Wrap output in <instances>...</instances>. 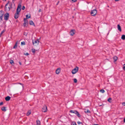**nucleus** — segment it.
<instances>
[{
  "instance_id": "f257e3e1",
  "label": "nucleus",
  "mask_w": 125,
  "mask_h": 125,
  "mask_svg": "<svg viewBox=\"0 0 125 125\" xmlns=\"http://www.w3.org/2000/svg\"><path fill=\"white\" fill-rule=\"evenodd\" d=\"M70 112L75 114L79 117H80L81 116L78 112L76 110H71L70 111Z\"/></svg>"
},
{
  "instance_id": "f03ea898",
  "label": "nucleus",
  "mask_w": 125,
  "mask_h": 125,
  "mask_svg": "<svg viewBox=\"0 0 125 125\" xmlns=\"http://www.w3.org/2000/svg\"><path fill=\"white\" fill-rule=\"evenodd\" d=\"M78 67L76 66L75 68L73 69L72 71V73L73 74H74L76 73L78 70Z\"/></svg>"
},
{
  "instance_id": "7ed1b4c3",
  "label": "nucleus",
  "mask_w": 125,
  "mask_h": 125,
  "mask_svg": "<svg viewBox=\"0 0 125 125\" xmlns=\"http://www.w3.org/2000/svg\"><path fill=\"white\" fill-rule=\"evenodd\" d=\"M4 14L3 11L1 10L0 11V22H1L2 20L3 16Z\"/></svg>"
},
{
  "instance_id": "20e7f679",
  "label": "nucleus",
  "mask_w": 125,
  "mask_h": 125,
  "mask_svg": "<svg viewBox=\"0 0 125 125\" xmlns=\"http://www.w3.org/2000/svg\"><path fill=\"white\" fill-rule=\"evenodd\" d=\"M39 43V41L38 40H32V43L35 46H36L37 45H38V44Z\"/></svg>"
},
{
  "instance_id": "39448f33",
  "label": "nucleus",
  "mask_w": 125,
  "mask_h": 125,
  "mask_svg": "<svg viewBox=\"0 0 125 125\" xmlns=\"http://www.w3.org/2000/svg\"><path fill=\"white\" fill-rule=\"evenodd\" d=\"M96 13L97 10L95 9L92 10L91 12V15L93 16H95L96 15Z\"/></svg>"
},
{
  "instance_id": "423d86ee",
  "label": "nucleus",
  "mask_w": 125,
  "mask_h": 125,
  "mask_svg": "<svg viewBox=\"0 0 125 125\" xmlns=\"http://www.w3.org/2000/svg\"><path fill=\"white\" fill-rule=\"evenodd\" d=\"M9 13H7L5 14L4 16V20L6 21L8 20L9 19Z\"/></svg>"
},
{
  "instance_id": "0eeeda50",
  "label": "nucleus",
  "mask_w": 125,
  "mask_h": 125,
  "mask_svg": "<svg viewBox=\"0 0 125 125\" xmlns=\"http://www.w3.org/2000/svg\"><path fill=\"white\" fill-rule=\"evenodd\" d=\"M21 5L19 4L17 9L16 12L19 13L20 12L21 10Z\"/></svg>"
},
{
  "instance_id": "6e6552de",
  "label": "nucleus",
  "mask_w": 125,
  "mask_h": 125,
  "mask_svg": "<svg viewBox=\"0 0 125 125\" xmlns=\"http://www.w3.org/2000/svg\"><path fill=\"white\" fill-rule=\"evenodd\" d=\"M47 107L46 105H44L42 109V112H45L47 111Z\"/></svg>"
},
{
  "instance_id": "1a4fd4ad",
  "label": "nucleus",
  "mask_w": 125,
  "mask_h": 125,
  "mask_svg": "<svg viewBox=\"0 0 125 125\" xmlns=\"http://www.w3.org/2000/svg\"><path fill=\"white\" fill-rule=\"evenodd\" d=\"M24 23L23 24V26L24 27L26 26V25L27 24H28V22L27 20H26V19L25 18H24Z\"/></svg>"
},
{
  "instance_id": "9d476101",
  "label": "nucleus",
  "mask_w": 125,
  "mask_h": 125,
  "mask_svg": "<svg viewBox=\"0 0 125 125\" xmlns=\"http://www.w3.org/2000/svg\"><path fill=\"white\" fill-rule=\"evenodd\" d=\"M75 30H72L70 32V34L71 35H73L74 34Z\"/></svg>"
},
{
  "instance_id": "9b49d317",
  "label": "nucleus",
  "mask_w": 125,
  "mask_h": 125,
  "mask_svg": "<svg viewBox=\"0 0 125 125\" xmlns=\"http://www.w3.org/2000/svg\"><path fill=\"white\" fill-rule=\"evenodd\" d=\"M19 13L18 12H16L15 14V16H14V18L15 19H17L19 17Z\"/></svg>"
},
{
  "instance_id": "f8f14e48",
  "label": "nucleus",
  "mask_w": 125,
  "mask_h": 125,
  "mask_svg": "<svg viewBox=\"0 0 125 125\" xmlns=\"http://www.w3.org/2000/svg\"><path fill=\"white\" fill-rule=\"evenodd\" d=\"M61 68H58L56 71V73L57 74H58L60 71Z\"/></svg>"
},
{
  "instance_id": "ddd939ff",
  "label": "nucleus",
  "mask_w": 125,
  "mask_h": 125,
  "mask_svg": "<svg viewBox=\"0 0 125 125\" xmlns=\"http://www.w3.org/2000/svg\"><path fill=\"white\" fill-rule=\"evenodd\" d=\"M10 99V97L9 96H7L5 98V100L7 101H9Z\"/></svg>"
},
{
  "instance_id": "4468645a",
  "label": "nucleus",
  "mask_w": 125,
  "mask_h": 125,
  "mask_svg": "<svg viewBox=\"0 0 125 125\" xmlns=\"http://www.w3.org/2000/svg\"><path fill=\"white\" fill-rule=\"evenodd\" d=\"M117 28L118 30L120 31H121V29L120 26L118 24L117 25Z\"/></svg>"
},
{
  "instance_id": "2eb2a0df",
  "label": "nucleus",
  "mask_w": 125,
  "mask_h": 125,
  "mask_svg": "<svg viewBox=\"0 0 125 125\" xmlns=\"http://www.w3.org/2000/svg\"><path fill=\"white\" fill-rule=\"evenodd\" d=\"M18 43V42H16L15 44L14 45V46L13 47V48L15 49L17 47V44Z\"/></svg>"
},
{
  "instance_id": "dca6fc26",
  "label": "nucleus",
  "mask_w": 125,
  "mask_h": 125,
  "mask_svg": "<svg viewBox=\"0 0 125 125\" xmlns=\"http://www.w3.org/2000/svg\"><path fill=\"white\" fill-rule=\"evenodd\" d=\"M31 113V111L30 110H29L27 112L26 115L27 116H29Z\"/></svg>"
},
{
  "instance_id": "f3484780",
  "label": "nucleus",
  "mask_w": 125,
  "mask_h": 125,
  "mask_svg": "<svg viewBox=\"0 0 125 125\" xmlns=\"http://www.w3.org/2000/svg\"><path fill=\"white\" fill-rule=\"evenodd\" d=\"M29 24L30 25H34V24L32 21H29Z\"/></svg>"
},
{
  "instance_id": "a211bd4d",
  "label": "nucleus",
  "mask_w": 125,
  "mask_h": 125,
  "mask_svg": "<svg viewBox=\"0 0 125 125\" xmlns=\"http://www.w3.org/2000/svg\"><path fill=\"white\" fill-rule=\"evenodd\" d=\"M113 59L114 60V62H115L117 60V57L116 56H115L113 57Z\"/></svg>"
},
{
  "instance_id": "6ab92c4d",
  "label": "nucleus",
  "mask_w": 125,
  "mask_h": 125,
  "mask_svg": "<svg viewBox=\"0 0 125 125\" xmlns=\"http://www.w3.org/2000/svg\"><path fill=\"white\" fill-rule=\"evenodd\" d=\"M6 107H4V106L3 107L1 108V110L2 111H5L6 110Z\"/></svg>"
},
{
  "instance_id": "aec40b11",
  "label": "nucleus",
  "mask_w": 125,
  "mask_h": 125,
  "mask_svg": "<svg viewBox=\"0 0 125 125\" xmlns=\"http://www.w3.org/2000/svg\"><path fill=\"white\" fill-rule=\"evenodd\" d=\"M84 112L85 113H91L90 111L88 110H85Z\"/></svg>"
},
{
  "instance_id": "412c9836",
  "label": "nucleus",
  "mask_w": 125,
  "mask_h": 125,
  "mask_svg": "<svg viewBox=\"0 0 125 125\" xmlns=\"http://www.w3.org/2000/svg\"><path fill=\"white\" fill-rule=\"evenodd\" d=\"M121 39L123 40H125V35H122L121 37Z\"/></svg>"
},
{
  "instance_id": "4be33fe9",
  "label": "nucleus",
  "mask_w": 125,
  "mask_h": 125,
  "mask_svg": "<svg viewBox=\"0 0 125 125\" xmlns=\"http://www.w3.org/2000/svg\"><path fill=\"white\" fill-rule=\"evenodd\" d=\"M36 122L37 125H40V122L39 121H37Z\"/></svg>"
},
{
  "instance_id": "5701e85b",
  "label": "nucleus",
  "mask_w": 125,
  "mask_h": 125,
  "mask_svg": "<svg viewBox=\"0 0 125 125\" xmlns=\"http://www.w3.org/2000/svg\"><path fill=\"white\" fill-rule=\"evenodd\" d=\"M71 125H77L75 122H72Z\"/></svg>"
},
{
  "instance_id": "b1692460",
  "label": "nucleus",
  "mask_w": 125,
  "mask_h": 125,
  "mask_svg": "<svg viewBox=\"0 0 125 125\" xmlns=\"http://www.w3.org/2000/svg\"><path fill=\"white\" fill-rule=\"evenodd\" d=\"M10 63L11 64H12L13 63V64H14V62L12 60H10Z\"/></svg>"
},
{
  "instance_id": "393cba45",
  "label": "nucleus",
  "mask_w": 125,
  "mask_h": 125,
  "mask_svg": "<svg viewBox=\"0 0 125 125\" xmlns=\"http://www.w3.org/2000/svg\"><path fill=\"white\" fill-rule=\"evenodd\" d=\"M26 20H27V19L30 18H31L30 15V16L29 17H28V15H26Z\"/></svg>"
},
{
  "instance_id": "a878e982",
  "label": "nucleus",
  "mask_w": 125,
  "mask_h": 125,
  "mask_svg": "<svg viewBox=\"0 0 125 125\" xmlns=\"http://www.w3.org/2000/svg\"><path fill=\"white\" fill-rule=\"evenodd\" d=\"M100 92H101V93H104V92H105V91H104V90H103V89H101V90H100Z\"/></svg>"
},
{
  "instance_id": "bb28decb",
  "label": "nucleus",
  "mask_w": 125,
  "mask_h": 125,
  "mask_svg": "<svg viewBox=\"0 0 125 125\" xmlns=\"http://www.w3.org/2000/svg\"><path fill=\"white\" fill-rule=\"evenodd\" d=\"M5 30H3L1 32V33L0 34V36H1V35L2 34L5 32Z\"/></svg>"
},
{
  "instance_id": "cd10ccee",
  "label": "nucleus",
  "mask_w": 125,
  "mask_h": 125,
  "mask_svg": "<svg viewBox=\"0 0 125 125\" xmlns=\"http://www.w3.org/2000/svg\"><path fill=\"white\" fill-rule=\"evenodd\" d=\"M74 82L76 83L77 82V80L75 78L74 79Z\"/></svg>"
},
{
  "instance_id": "c85d7f7f",
  "label": "nucleus",
  "mask_w": 125,
  "mask_h": 125,
  "mask_svg": "<svg viewBox=\"0 0 125 125\" xmlns=\"http://www.w3.org/2000/svg\"><path fill=\"white\" fill-rule=\"evenodd\" d=\"M32 53H34L35 52V50L34 49H32Z\"/></svg>"
},
{
  "instance_id": "c756f323",
  "label": "nucleus",
  "mask_w": 125,
  "mask_h": 125,
  "mask_svg": "<svg viewBox=\"0 0 125 125\" xmlns=\"http://www.w3.org/2000/svg\"><path fill=\"white\" fill-rule=\"evenodd\" d=\"M111 98H108V101L109 102H111L110 101L111 100Z\"/></svg>"
},
{
  "instance_id": "7c9ffc66",
  "label": "nucleus",
  "mask_w": 125,
  "mask_h": 125,
  "mask_svg": "<svg viewBox=\"0 0 125 125\" xmlns=\"http://www.w3.org/2000/svg\"><path fill=\"white\" fill-rule=\"evenodd\" d=\"M21 44L22 45H24L25 44V42H21Z\"/></svg>"
},
{
  "instance_id": "2f4dec72",
  "label": "nucleus",
  "mask_w": 125,
  "mask_h": 125,
  "mask_svg": "<svg viewBox=\"0 0 125 125\" xmlns=\"http://www.w3.org/2000/svg\"><path fill=\"white\" fill-rule=\"evenodd\" d=\"M15 0H12V2L11 3L12 4H13L14 5V6H15V4L14 3V1Z\"/></svg>"
},
{
  "instance_id": "473e14b6",
  "label": "nucleus",
  "mask_w": 125,
  "mask_h": 125,
  "mask_svg": "<svg viewBox=\"0 0 125 125\" xmlns=\"http://www.w3.org/2000/svg\"><path fill=\"white\" fill-rule=\"evenodd\" d=\"M123 69L125 71V64L124 65V66L123 67Z\"/></svg>"
},
{
  "instance_id": "72a5a7b5",
  "label": "nucleus",
  "mask_w": 125,
  "mask_h": 125,
  "mask_svg": "<svg viewBox=\"0 0 125 125\" xmlns=\"http://www.w3.org/2000/svg\"><path fill=\"white\" fill-rule=\"evenodd\" d=\"M77 123L79 125L80 124H82V122H81L79 121L77 122Z\"/></svg>"
},
{
  "instance_id": "f704fd0d",
  "label": "nucleus",
  "mask_w": 125,
  "mask_h": 125,
  "mask_svg": "<svg viewBox=\"0 0 125 125\" xmlns=\"http://www.w3.org/2000/svg\"><path fill=\"white\" fill-rule=\"evenodd\" d=\"M12 3H10V8H12Z\"/></svg>"
},
{
  "instance_id": "c9c22d12",
  "label": "nucleus",
  "mask_w": 125,
  "mask_h": 125,
  "mask_svg": "<svg viewBox=\"0 0 125 125\" xmlns=\"http://www.w3.org/2000/svg\"><path fill=\"white\" fill-rule=\"evenodd\" d=\"M24 34L25 36H27V33L26 32H24Z\"/></svg>"
},
{
  "instance_id": "e433bc0d",
  "label": "nucleus",
  "mask_w": 125,
  "mask_h": 125,
  "mask_svg": "<svg viewBox=\"0 0 125 125\" xmlns=\"http://www.w3.org/2000/svg\"><path fill=\"white\" fill-rule=\"evenodd\" d=\"M25 7L24 6H22V9L23 10H24L25 9Z\"/></svg>"
},
{
  "instance_id": "4c0bfd02",
  "label": "nucleus",
  "mask_w": 125,
  "mask_h": 125,
  "mask_svg": "<svg viewBox=\"0 0 125 125\" xmlns=\"http://www.w3.org/2000/svg\"><path fill=\"white\" fill-rule=\"evenodd\" d=\"M3 104V102H1L0 103V105H1Z\"/></svg>"
},
{
  "instance_id": "58836bf2",
  "label": "nucleus",
  "mask_w": 125,
  "mask_h": 125,
  "mask_svg": "<svg viewBox=\"0 0 125 125\" xmlns=\"http://www.w3.org/2000/svg\"><path fill=\"white\" fill-rule=\"evenodd\" d=\"M24 54L25 55H28L29 54L28 53H25Z\"/></svg>"
},
{
  "instance_id": "ea45409f",
  "label": "nucleus",
  "mask_w": 125,
  "mask_h": 125,
  "mask_svg": "<svg viewBox=\"0 0 125 125\" xmlns=\"http://www.w3.org/2000/svg\"><path fill=\"white\" fill-rule=\"evenodd\" d=\"M122 104L124 106H125V102H123L122 103Z\"/></svg>"
},
{
  "instance_id": "a19ab883",
  "label": "nucleus",
  "mask_w": 125,
  "mask_h": 125,
  "mask_svg": "<svg viewBox=\"0 0 125 125\" xmlns=\"http://www.w3.org/2000/svg\"><path fill=\"white\" fill-rule=\"evenodd\" d=\"M42 11V10L41 9H40L39 10L38 12H40Z\"/></svg>"
},
{
  "instance_id": "79ce46f5",
  "label": "nucleus",
  "mask_w": 125,
  "mask_h": 125,
  "mask_svg": "<svg viewBox=\"0 0 125 125\" xmlns=\"http://www.w3.org/2000/svg\"><path fill=\"white\" fill-rule=\"evenodd\" d=\"M19 84H20L21 85H22V87H23V84L22 83H19Z\"/></svg>"
},
{
  "instance_id": "37998d69",
  "label": "nucleus",
  "mask_w": 125,
  "mask_h": 125,
  "mask_svg": "<svg viewBox=\"0 0 125 125\" xmlns=\"http://www.w3.org/2000/svg\"><path fill=\"white\" fill-rule=\"evenodd\" d=\"M19 64H20V65H21V64H21V62H19Z\"/></svg>"
},
{
  "instance_id": "c03bdc74",
  "label": "nucleus",
  "mask_w": 125,
  "mask_h": 125,
  "mask_svg": "<svg viewBox=\"0 0 125 125\" xmlns=\"http://www.w3.org/2000/svg\"><path fill=\"white\" fill-rule=\"evenodd\" d=\"M9 10L10 9H11L12 8H10V7H8Z\"/></svg>"
},
{
  "instance_id": "a18cd8bd",
  "label": "nucleus",
  "mask_w": 125,
  "mask_h": 125,
  "mask_svg": "<svg viewBox=\"0 0 125 125\" xmlns=\"http://www.w3.org/2000/svg\"><path fill=\"white\" fill-rule=\"evenodd\" d=\"M124 123H125V118H124Z\"/></svg>"
},
{
  "instance_id": "49530a36",
  "label": "nucleus",
  "mask_w": 125,
  "mask_h": 125,
  "mask_svg": "<svg viewBox=\"0 0 125 125\" xmlns=\"http://www.w3.org/2000/svg\"><path fill=\"white\" fill-rule=\"evenodd\" d=\"M93 125H99L98 124H93Z\"/></svg>"
},
{
  "instance_id": "de8ad7c7",
  "label": "nucleus",
  "mask_w": 125,
  "mask_h": 125,
  "mask_svg": "<svg viewBox=\"0 0 125 125\" xmlns=\"http://www.w3.org/2000/svg\"><path fill=\"white\" fill-rule=\"evenodd\" d=\"M9 2H8V3H7V4H6V5H5V7H6V6H7V5H8V3Z\"/></svg>"
},
{
  "instance_id": "09e8293b",
  "label": "nucleus",
  "mask_w": 125,
  "mask_h": 125,
  "mask_svg": "<svg viewBox=\"0 0 125 125\" xmlns=\"http://www.w3.org/2000/svg\"><path fill=\"white\" fill-rule=\"evenodd\" d=\"M120 0H115V1H118Z\"/></svg>"
},
{
  "instance_id": "8fccbe9b",
  "label": "nucleus",
  "mask_w": 125,
  "mask_h": 125,
  "mask_svg": "<svg viewBox=\"0 0 125 125\" xmlns=\"http://www.w3.org/2000/svg\"><path fill=\"white\" fill-rule=\"evenodd\" d=\"M4 1H6V0H3Z\"/></svg>"
}]
</instances>
